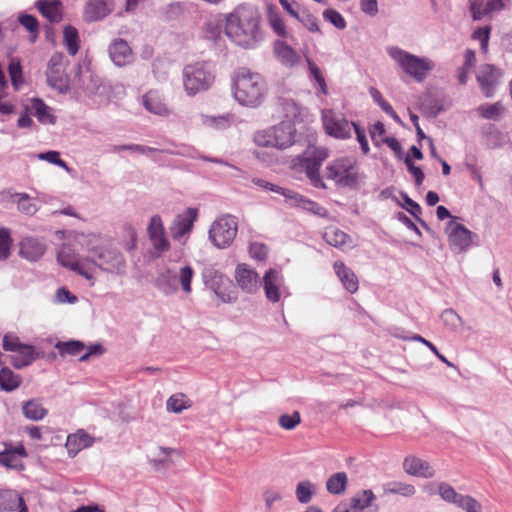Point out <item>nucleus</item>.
Here are the masks:
<instances>
[{
  "label": "nucleus",
  "instance_id": "1",
  "mask_svg": "<svg viewBox=\"0 0 512 512\" xmlns=\"http://www.w3.org/2000/svg\"><path fill=\"white\" fill-rule=\"evenodd\" d=\"M260 14L249 5H239L226 16L225 33L238 46L254 48L262 41Z\"/></svg>",
  "mask_w": 512,
  "mask_h": 512
},
{
  "label": "nucleus",
  "instance_id": "2",
  "mask_svg": "<svg viewBox=\"0 0 512 512\" xmlns=\"http://www.w3.org/2000/svg\"><path fill=\"white\" fill-rule=\"evenodd\" d=\"M266 83L263 77L246 68L236 71L234 77L233 94L235 100L247 107H258L264 100Z\"/></svg>",
  "mask_w": 512,
  "mask_h": 512
},
{
  "label": "nucleus",
  "instance_id": "3",
  "mask_svg": "<svg viewBox=\"0 0 512 512\" xmlns=\"http://www.w3.org/2000/svg\"><path fill=\"white\" fill-rule=\"evenodd\" d=\"M215 78V67L209 61L187 64L182 70L183 88L189 97L209 90L213 86Z\"/></svg>",
  "mask_w": 512,
  "mask_h": 512
},
{
  "label": "nucleus",
  "instance_id": "4",
  "mask_svg": "<svg viewBox=\"0 0 512 512\" xmlns=\"http://www.w3.org/2000/svg\"><path fill=\"white\" fill-rule=\"evenodd\" d=\"M386 51L397 66L416 82H423L434 68V63L429 58L416 56L397 46L387 47Z\"/></svg>",
  "mask_w": 512,
  "mask_h": 512
},
{
  "label": "nucleus",
  "instance_id": "5",
  "mask_svg": "<svg viewBox=\"0 0 512 512\" xmlns=\"http://www.w3.org/2000/svg\"><path fill=\"white\" fill-rule=\"evenodd\" d=\"M87 251L89 253L87 259L90 260L92 265L93 275L96 267L116 275H124L126 273L125 257L115 246H88Z\"/></svg>",
  "mask_w": 512,
  "mask_h": 512
},
{
  "label": "nucleus",
  "instance_id": "6",
  "mask_svg": "<svg viewBox=\"0 0 512 512\" xmlns=\"http://www.w3.org/2000/svg\"><path fill=\"white\" fill-rule=\"evenodd\" d=\"M296 129L291 121H282L276 126L257 133L255 141L260 146L286 149L295 142Z\"/></svg>",
  "mask_w": 512,
  "mask_h": 512
},
{
  "label": "nucleus",
  "instance_id": "7",
  "mask_svg": "<svg viewBox=\"0 0 512 512\" xmlns=\"http://www.w3.org/2000/svg\"><path fill=\"white\" fill-rule=\"evenodd\" d=\"M238 231V221L235 216L225 214L218 217L209 229V240L219 248H228L234 241Z\"/></svg>",
  "mask_w": 512,
  "mask_h": 512
},
{
  "label": "nucleus",
  "instance_id": "8",
  "mask_svg": "<svg viewBox=\"0 0 512 512\" xmlns=\"http://www.w3.org/2000/svg\"><path fill=\"white\" fill-rule=\"evenodd\" d=\"M328 156L329 150L326 147L308 146L300 157L301 166L311 184L316 188H326L320 176V168Z\"/></svg>",
  "mask_w": 512,
  "mask_h": 512
},
{
  "label": "nucleus",
  "instance_id": "9",
  "mask_svg": "<svg viewBox=\"0 0 512 512\" xmlns=\"http://www.w3.org/2000/svg\"><path fill=\"white\" fill-rule=\"evenodd\" d=\"M326 177L337 185L353 187L358 181L356 162L348 157L336 159L326 166Z\"/></svg>",
  "mask_w": 512,
  "mask_h": 512
},
{
  "label": "nucleus",
  "instance_id": "10",
  "mask_svg": "<svg viewBox=\"0 0 512 512\" xmlns=\"http://www.w3.org/2000/svg\"><path fill=\"white\" fill-rule=\"evenodd\" d=\"M67 60L62 53H54L47 64V84L61 94L69 91V78L66 74Z\"/></svg>",
  "mask_w": 512,
  "mask_h": 512
},
{
  "label": "nucleus",
  "instance_id": "11",
  "mask_svg": "<svg viewBox=\"0 0 512 512\" xmlns=\"http://www.w3.org/2000/svg\"><path fill=\"white\" fill-rule=\"evenodd\" d=\"M80 88L84 95L92 99L97 104H103L109 101L111 87L105 83L98 75L86 70L80 72Z\"/></svg>",
  "mask_w": 512,
  "mask_h": 512
},
{
  "label": "nucleus",
  "instance_id": "12",
  "mask_svg": "<svg viewBox=\"0 0 512 512\" xmlns=\"http://www.w3.org/2000/svg\"><path fill=\"white\" fill-rule=\"evenodd\" d=\"M456 220L457 217L450 213V250L466 253L471 247L478 246L479 237Z\"/></svg>",
  "mask_w": 512,
  "mask_h": 512
},
{
  "label": "nucleus",
  "instance_id": "13",
  "mask_svg": "<svg viewBox=\"0 0 512 512\" xmlns=\"http://www.w3.org/2000/svg\"><path fill=\"white\" fill-rule=\"evenodd\" d=\"M322 122L325 132L336 139L351 137L352 122H349L343 114L333 110L322 111Z\"/></svg>",
  "mask_w": 512,
  "mask_h": 512
},
{
  "label": "nucleus",
  "instance_id": "14",
  "mask_svg": "<svg viewBox=\"0 0 512 512\" xmlns=\"http://www.w3.org/2000/svg\"><path fill=\"white\" fill-rule=\"evenodd\" d=\"M262 286L266 298L272 303L279 302L283 295H289L285 287L284 277L279 270L268 269L263 275Z\"/></svg>",
  "mask_w": 512,
  "mask_h": 512
},
{
  "label": "nucleus",
  "instance_id": "15",
  "mask_svg": "<svg viewBox=\"0 0 512 512\" xmlns=\"http://www.w3.org/2000/svg\"><path fill=\"white\" fill-rule=\"evenodd\" d=\"M58 262L69 268L79 275L83 276L87 280L91 281V285L94 284V276L92 274V265L90 260L86 258L75 257L71 254V250L68 247H63L57 255Z\"/></svg>",
  "mask_w": 512,
  "mask_h": 512
},
{
  "label": "nucleus",
  "instance_id": "16",
  "mask_svg": "<svg viewBox=\"0 0 512 512\" xmlns=\"http://www.w3.org/2000/svg\"><path fill=\"white\" fill-rule=\"evenodd\" d=\"M502 72L493 64H483L476 73V80L480 86L482 93L486 97H492L495 88L498 86Z\"/></svg>",
  "mask_w": 512,
  "mask_h": 512
},
{
  "label": "nucleus",
  "instance_id": "17",
  "mask_svg": "<svg viewBox=\"0 0 512 512\" xmlns=\"http://www.w3.org/2000/svg\"><path fill=\"white\" fill-rule=\"evenodd\" d=\"M505 8L504 0H470L469 11L474 21H480L486 17L491 18L495 13Z\"/></svg>",
  "mask_w": 512,
  "mask_h": 512
},
{
  "label": "nucleus",
  "instance_id": "18",
  "mask_svg": "<svg viewBox=\"0 0 512 512\" xmlns=\"http://www.w3.org/2000/svg\"><path fill=\"white\" fill-rule=\"evenodd\" d=\"M197 218V210L187 208L183 213L178 214L170 226V233L173 239L179 240L189 234Z\"/></svg>",
  "mask_w": 512,
  "mask_h": 512
},
{
  "label": "nucleus",
  "instance_id": "19",
  "mask_svg": "<svg viewBox=\"0 0 512 512\" xmlns=\"http://www.w3.org/2000/svg\"><path fill=\"white\" fill-rule=\"evenodd\" d=\"M114 8V0H88L84 9L86 21L95 22L104 19Z\"/></svg>",
  "mask_w": 512,
  "mask_h": 512
},
{
  "label": "nucleus",
  "instance_id": "20",
  "mask_svg": "<svg viewBox=\"0 0 512 512\" xmlns=\"http://www.w3.org/2000/svg\"><path fill=\"white\" fill-rule=\"evenodd\" d=\"M5 449L0 451V465L8 468L20 470L23 468V464L20 458L27 457V452L22 444L18 446H12L11 444L4 443Z\"/></svg>",
  "mask_w": 512,
  "mask_h": 512
},
{
  "label": "nucleus",
  "instance_id": "21",
  "mask_svg": "<svg viewBox=\"0 0 512 512\" xmlns=\"http://www.w3.org/2000/svg\"><path fill=\"white\" fill-rule=\"evenodd\" d=\"M286 203L292 207H298L305 211L311 212L312 214L326 218L328 217V211L317 202L312 201L301 194L291 190L290 194H288V199Z\"/></svg>",
  "mask_w": 512,
  "mask_h": 512
},
{
  "label": "nucleus",
  "instance_id": "22",
  "mask_svg": "<svg viewBox=\"0 0 512 512\" xmlns=\"http://www.w3.org/2000/svg\"><path fill=\"white\" fill-rule=\"evenodd\" d=\"M28 512L24 499L13 489H0V512Z\"/></svg>",
  "mask_w": 512,
  "mask_h": 512
},
{
  "label": "nucleus",
  "instance_id": "23",
  "mask_svg": "<svg viewBox=\"0 0 512 512\" xmlns=\"http://www.w3.org/2000/svg\"><path fill=\"white\" fill-rule=\"evenodd\" d=\"M109 56L112 62L119 67L132 62L133 53L128 43L123 39H115L109 46Z\"/></svg>",
  "mask_w": 512,
  "mask_h": 512
},
{
  "label": "nucleus",
  "instance_id": "24",
  "mask_svg": "<svg viewBox=\"0 0 512 512\" xmlns=\"http://www.w3.org/2000/svg\"><path fill=\"white\" fill-rule=\"evenodd\" d=\"M235 278L239 287L248 293H253L258 287L259 277L258 274L248 268L247 265H238L235 271Z\"/></svg>",
  "mask_w": 512,
  "mask_h": 512
},
{
  "label": "nucleus",
  "instance_id": "25",
  "mask_svg": "<svg viewBox=\"0 0 512 512\" xmlns=\"http://www.w3.org/2000/svg\"><path fill=\"white\" fill-rule=\"evenodd\" d=\"M46 250L45 244L34 237H25L20 242V255L29 261H37L40 259Z\"/></svg>",
  "mask_w": 512,
  "mask_h": 512
},
{
  "label": "nucleus",
  "instance_id": "26",
  "mask_svg": "<svg viewBox=\"0 0 512 512\" xmlns=\"http://www.w3.org/2000/svg\"><path fill=\"white\" fill-rule=\"evenodd\" d=\"M94 438L84 430H78L76 433L67 437L66 448L70 457H75L81 450L92 446Z\"/></svg>",
  "mask_w": 512,
  "mask_h": 512
},
{
  "label": "nucleus",
  "instance_id": "27",
  "mask_svg": "<svg viewBox=\"0 0 512 512\" xmlns=\"http://www.w3.org/2000/svg\"><path fill=\"white\" fill-rule=\"evenodd\" d=\"M274 52L277 59L286 67H295L301 62V56L284 41L275 42Z\"/></svg>",
  "mask_w": 512,
  "mask_h": 512
},
{
  "label": "nucleus",
  "instance_id": "28",
  "mask_svg": "<svg viewBox=\"0 0 512 512\" xmlns=\"http://www.w3.org/2000/svg\"><path fill=\"white\" fill-rule=\"evenodd\" d=\"M403 468L406 473L413 476L424 478L434 476V471L431 469L429 463L417 457H407L403 462Z\"/></svg>",
  "mask_w": 512,
  "mask_h": 512
},
{
  "label": "nucleus",
  "instance_id": "29",
  "mask_svg": "<svg viewBox=\"0 0 512 512\" xmlns=\"http://www.w3.org/2000/svg\"><path fill=\"white\" fill-rule=\"evenodd\" d=\"M333 268L343 287L349 293H355L358 290V279L355 273L342 261H336Z\"/></svg>",
  "mask_w": 512,
  "mask_h": 512
},
{
  "label": "nucleus",
  "instance_id": "30",
  "mask_svg": "<svg viewBox=\"0 0 512 512\" xmlns=\"http://www.w3.org/2000/svg\"><path fill=\"white\" fill-rule=\"evenodd\" d=\"M481 141L489 149H494L502 146L504 136L496 127L491 123H486L481 127Z\"/></svg>",
  "mask_w": 512,
  "mask_h": 512
},
{
  "label": "nucleus",
  "instance_id": "31",
  "mask_svg": "<svg viewBox=\"0 0 512 512\" xmlns=\"http://www.w3.org/2000/svg\"><path fill=\"white\" fill-rule=\"evenodd\" d=\"M450 503L455 504L465 512H479L482 510V505L475 498L469 495H463L455 491L450 486Z\"/></svg>",
  "mask_w": 512,
  "mask_h": 512
},
{
  "label": "nucleus",
  "instance_id": "32",
  "mask_svg": "<svg viewBox=\"0 0 512 512\" xmlns=\"http://www.w3.org/2000/svg\"><path fill=\"white\" fill-rule=\"evenodd\" d=\"M36 359L35 349L31 345L22 344L11 356V364L21 369L30 365Z\"/></svg>",
  "mask_w": 512,
  "mask_h": 512
},
{
  "label": "nucleus",
  "instance_id": "33",
  "mask_svg": "<svg viewBox=\"0 0 512 512\" xmlns=\"http://www.w3.org/2000/svg\"><path fill=\"white\" fill-rule=\"evenodd\" d=\"M142 102L144 107L153 114L160 116L168 114V108L157 91H148L143 95Z\"/></svg>",
  "mask_w": 512,
  "mask_h": 512
},
{
  "label": "nucleus",
  "instance_id": "34",
  "mask_svg": "<svg viewBox=\"0 0 512 512\" xmlns=\"http://www.w3.org/2000/svg\"><path fill=\"white\" fill-rule=\"evenodd\" d=\"M36 6L39 12L50 22L57 23L62 19L61 2L58 0H38Z\"/></svg>",
  "mask_w": 512,
  "mask_h": 512
},
{
  "label": "nucleus",
  "instance_id": "35",
  "mask_svg": "<svg viewBox=\"0 0 512 512\" xmlns=\"http://www.w3.org/2000/svg\"><path fill=\"white\" fill-rule=\"evenodd\" d=\"M202 276L205 286L214 291L216 294H218L221 288L224 287L227 282H229L228 278H226L221 272L212 267L205 268Z\"/></svg>",
  "mask_w": 512,
  "mask_h": 512
},
{
  "label": "nucleus",
  "instance_id": "36",
  "mask_svg": "<svg viewBox=\"0 0 512 512\" xmlns=\"http://www.w3.org/2000/svg\"><path fill=\"white\" fill-rule=\"evenodd\" d=\"M30 111L42 124H55L56 122V117L51 113V108L39 98L31 100Z\"/></svg>",
  "mask_w": 512,
  "mask_h": 512
},
{
  "label": "nucleus",
  "instance_id": "37",
  "mask_svg": "<svg viewBox=\"0 0 512 512\" xmlns=\"http://www.w3.org/2000/svg\"><path fill=\"white\" fill-rule=\"evenodd\" d=\"M155 285L165 295L173 294L178 290L176 275L169 269L157 276Z\"/></svg>",
  "mask_w": 512,
  "mask_h": 512
},
{
  "label": "nucleus",
  "instance_id": "38",
  "mask_svg": "<svg viewBox=\"0 0 512 512\" xmlns=\"http://www.w3.org/2000/svg\"><path fill=\"white\" fill-rule=\"evenodd\" d=\"M322 236L327 244L336 248H342L350 240L348 234L335 226L326 228Z\"/></svg>",
  "mask_w": 512,
  "mask_h": 512
},
{
  "label": "nucleus",
  "instance_id": "39",
  "mask_svg": "<svg viewBox=\"0 0 512 512\" xmlns=\"http://www.w3.org/2000/svg\"><path fill=\"white\" fill-rule=\"evenodd\" d=\"M306 63L309 71V80L314 86L318 87L322 95H327L328 87L321 69L309 57H306Z\"/></svg>",
  "mask_w": 512,
  "mask_h": 512
},
{
  "label": "nucleus",
  "instance_id": "40",
  "mask_svg": "<svg viewBox=\"0 0 512 512\" xmlns=\"http://www.w3.org/2000/svg\"><path fill=\"white\" fill-rule=\"evenodd\" d=\"M306 63L309 71V80L314 86L318 87L322 95H327L328 87L321 69L309 57H306Z\"/></svg>",
  "mask_w": 512,
  "mask_h": 512
},
{
  "label": "nucleus",
  "instance_id": "41",
  "mask_svg": "<svg viewBox=\"0 0 512 512\" xmlns=\"http://www.w3.org/2000/svg\"><path fill=\"white\" fill-rule=\"evenodd\" d=\"M375 498L372 490H362L350 499L349 505L354 512H362L365 508L372 505Z\"/></svg>",
  "mask_w": 512,
  "mask_h": 512
},
{
  "label": "nucleus",
  "instance_id": "42",
  "mask_svg": "<svg viewBox=\"0 0 512 512\" xmlns=\"http://www.w3.org/2000/svg\"><path fill=\"white\" fill-rule=\"evenodd\" d=\"M22 410L24 416L32 421L42 420L47 415V410L35 399L24 402Z\"/></svg>",
  "mask_w": 512,
  "mask_h": 512
},
{
  "label": "nucleus",
  "instance_id": "43",
  "mask_svg": "<svg viewBox=\"0 0 512 512\" xmlns=\"http://www.w3.org/2000/svg\"><path fill=\"white\" fill-rule=\"evenodd\" d=\"M348 483V477L345 472H337L331 475L326 482V489L334 495H341L345 492Z\"/></svg>",
  "mask_w": 512,
  "mask_h": 512
},
{
  "label": "nucleus",
  "instance_id": "44",
  "mask_svg": "<svg viewBox=\"0 0 512 512\" xmlns=\"http://www.w3.org/2000/svg\"><path fill=\"white\" fill-rule=\"evenodd\" d=\"M21 377L8 367L0 370V388L4 391H13L19 387Z\"/></svg>",
  "mask_w": 512,
  "mask_h": 512
},
{
  "label": "nucleus",
  "instance_id": "45",
  "mask_svg": "<svg viewBox=\"0 0 512 512\" xmlns=\"http://www.w3.org/2000/svg\"><path fill=\"white\" fill-rule=\"evenodd\" d=\"M476 111L478 115L484 119L498 121L505 111V108L500 102H496L493 104H482L477 107Z\"/></svg>",
  "mask_w": 512,
  "mask_h": 512
},
{
  "label": "nucleus",
  "instance_id": "46",
  "mask_svg": "<svg viewBox=\"0 0 512 512\" xmlns=\"http://www.w3.org/2000/svg\"><path fill=\"white\" fill-rule=\"evenodd\" d=\"M369 94L387 115H389L396 123L402 124L401 118L394 111L393 107L382 97V94L378 89L370 87Z\"/></svg>",
  "mask_w": 512,
  "mask_h": 512
},
{
  "label": "nucleus",
  "instance_id": "47",
  "mask_svg": "<svg viewBox=\"0 0 512 512\" xmlns=\"http://www.w3.org/2000/svg\"><path fill=\"white\" fill-rule=\"evenodd\" d=\"M166 406L168 411L179 414L190 408L192 402L184 394L177 393L168 398Z\"/></svg>",
  "mask_w": 512,
  "mask_h": 512
},
{
  "label": "nucleus",
  "instance_id": "48",
  "mask_svg": "<svg viewBox=\"0 0 512 512\" xmlns=\"http://www.w3.org/2000/svg\"><path fill=\"white\" fill-rule=\"evenodd\" d=\"M315 492L316 485L309 480L299 482L295 490L296 498L302 504L309 503Z\"/></svg>",
  "mask_w": 512,
  "mask_h": 512
},
{
  "label": "nucleus",
  "instance_id": "49",
  "mask_svg": "<svg viewBox=\"0 0 512 512\" xmlns=\"http://www.w3.org/2000/svg\"><path fill=\"white\" fill-rule=\"evenodd\" d=\"M384 491L387 494H398L404 497H411L415 494V487L400 481L387 483L384 486Z\"/></svg>",
  "mask_w": 512,
  "mask_h": 512
},
{
  "label": "nucleus",
  "instance_id": "50",
  "mask_svg": "<svg viewBox=\"0 0 512 512\" xmlns=\"http://www.w3.org/2000/svg\"><path fill=\"white\" fill-rule=\"evenodd\" d=\"M64 43L70 55H75L79 50L78 31L72 26H66L63 31Z\"/></svg>",
  "mask_w": 512,
  "mask_h": 512
},
{
  "label": "nucleus",
  "instance_id": "51",
  "mask_svg": "<svg viewBox=\"0 0 512 512\" xmlns=\"http://www.w3.org/2000/svg\"><path fill=\"white\" fill-rule=\"evenodd\" d=\"M15 202L20 212L26 215H34L38 211V207L26 193L15 194Z\"/></svg>",
  "mask_w": 512,
  "mask_h": 512
},
{
  "label": "nucleus",
  "instance_id": "52",
  "mask_svg": "<svg viewBox=\"0 0 512 512\" xmlns=\"http://www.w3.org/2000/svg\"><path fill=\"white\" fill-rule=\"evenodd\" d=\"M492 27L490 25H485L482 27H478L471 34V38L473 40L480 42V49L483 53H487L488 44L490 40Z\"/></svg>",
  "mask_w": 512,
  "mask_h": 512
},
{
  "label": "nucleus",
  "instance_id": "53",
  "mask_svg": "<svg viewBox=\"0 0 512 512\" xmlns=\"http://www.w3.org/2000/svg\"><path fill=\"white\" fill-rule=\"evenodd\" d=\"M60 354L78 355L84 349L85 345L81 341L71 340L68 342H58L55 346Z\"/></svg>",
  "mask_w": 512,
  "mask_h": 512
},
{
  "label": "nucleus",
  "instance_id": "54",
  "mask_svg": "<svg viewBox=\"0 0 512 512\" xmlns=\"http://www.w3.org/2000/svg\"><path fill=\"white\" fill-rule=\"evenodd\" d=\"M194 276V270L190 265L182 267L179 271L178 281L184 293L189 294L192 290L191 281Z\"/></svg>",
  "mask_w": 512,
  "mask_h": 512
},
{
  "label": "nucleus",
  "instance_id": "55",
  "mask_svg": "<svg viewBox=\"0 0 512 512\" xmlns=\"http://www.w3.org/2000/svg\"><path fill=\"white\" fill-rule=\"evenodd\" d=\"M252 182L255 185H257L258 187H260V188H263L265 190H269V191H272L274 193H277V194H280V195L284 196L285 201H287L288 194H290V192H291L290 189H287V188L281 187L279 185L270 183V182H268V181H266L264 179H261V178H253Z\"/></svg>",
  "mask_w": 512,
  "mask_h": 512
},
{
  "label": "nucleus",
  "instance_id": "56",
  "mask_svg": "<svg viewBox=\"0 0 512 512\" xmlns=\"http://www.w3.org/2000/svg\"><path fill=\"white\" fill-rule=\"evenodd\" d=\"M423 490L428 495L439 494L443 500H448V486L445 483L429 482L423 486Z\"/></svg>",
  "mask_w": 512,
  "mask_h": 512
},
{
  "label": "nucleus",
  "instance_id": "57",
  "mask_svg": "<svg viewBox=\"0 0 512 512\" xmlns=\"http://www.w3.org/2000/svg\"><path fill=\"white\" fill-rule=\"evenodd\" d=\"M301 422L299 412L283 414L279 417V425L285 430H293Z\"/></svg>",
  "mask_w": 512,
  "mask_h": 512
},
{
  "label": "nucleus",
  "instance_id": "58",
  "mask_svg": "<svg viewBox=\"0 0 512 512\" xmlns=\"http://www.w3.org/2000/svg\"><path fill=\"white\" fill-rule=\"evenodd\" d=\"M165 152L168 154L180 155V156L188 157V158H200L201 157L199 152L194 147L187 145V144L176 145L175 150L167 149V150H165Z\"/></svg>",
  "mask_w": 512,
  "mask_h": 512
},
{
  "label": "nucleus",
  "instance_id": "59",
  "mask_svg": "<svg viewBox=\"0 0 512 512\" xmlns=\"http://www.w3.org/2000/svg\"><path fill=\"white\" fill-rule=\"evenodd\" d=\"M297 20L301 22L309 31L319 32L317 18L309 13L307 10H301Z\"/></svg>",
  "mask_w": 512,
  "mask_h": 512
},
{
  "label": "nucleus",
  "instance_id": "60",
  "mask_svg": "<svg viewBox=\"0 0 512 512\" xmlns=\"http://www.w3.org/2000/svg\"><path fill=\"white\" fill-rule=\"evenodd\" d=\"M11 242L9 231L7 229H0V261L8 258Z\"/></svg>",
  "mask_w": 512,
  "mask_h": 512
},
{
  "label": "nucleus",
  "instance_id": "61",
  "mask_svg": "<svg viewBox=\"0 0 512 512\" xmlns=\"http://www.w3.org/2000/svg\"><path fill=\"white\" fill-rule=\"evenodd\" d=\"M38 158L41 160H45L49 163H52L54 165H57L65 169L66 171H69L67 163L60 158V153L58 151H47L40 153L38 155Z\"/></svg>",
  "mask_w": 512,
  "mask_h": 512
},
{
  "label": "nucleus",
  "instance_id": "62",
  "mask_svg": "<svg viewBox=\"0 0 512 512\" xmlns=\"http://www.w3.org/2000/svg\"><path fill=\"white\" fill-rule=\"evenodd\" d=\"M325 20L329 21L333 26L338 29H344L346 27V21L343 16L336 10L327 9L323 13Z\"/></svg>",
  "mask_w": 512,
  "mask_h": 512
},
{
  "label": "nucleus",
  "instance_id": "63",
  "mask_svg": "<svg viewBox=\"0 0 512 512\" xmlns=\"http://www.w3.org/2000/svg\"><path fill=\"white\" fill-rule=\"evenodd\" d=\"M205 125L215 129H225L229 125V120L225 116H202Z\"/></svg>",
  "mask_w": 512,
  "mask_h": 512
},
{
  "label": "nucleus",
  "instance_id": "64",
  "mask_svg": "<svg viewBox=\"0 0 512 512\" xmlns=\"http://www.w3.org/2000/svg\"><path fill=\"white\" fill-rule=\"evenodd\" d=\"M149 239L155 250L162 253L169 249L170 244L165 236V232L149 235Z\"/></svg>",
  "mask_w": 512,
  "mask_h": 512
}]
</instances>
